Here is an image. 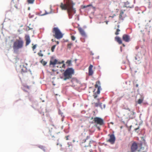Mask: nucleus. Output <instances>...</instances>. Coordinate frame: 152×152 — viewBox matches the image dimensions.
<instances>
[{
    "instance_id": "nucleus-1",
    "label": "nucleus",
    "mask_w": 152,
    "mask_h": 152,
    "mask_svg": "<svg viewBox=\"0 0 152 152\" xmlns=\"http://www.w3.org/2000/svg\"><path fill=\"white\" fill-rule=\"evenodd\" d=\"M64 3H61L60 7L62 10H67L69 18H72L73 14L76 13L75 9L74 8L75 4L73 0H63Z\"/></svg>"
},
{
    "instance_id": "nucleus-2",
    "label": "nucleus",
    "mask_w": 152,
    "mask_h": 152,
    "mask_svg": "<svg viewBox=\"0 0 152 152\" xmlns=\"http://www.w3.org/2000/svg\"><path fill=\"white\" fill-rule=\"evenodd\" d=\"M24 42L23 39L20 37L16 39L14 42L13 48L14 51H17L22 48L23 46Z\"/></svg>"
},
{
    "instance_id": "nucleus-3",
    "label": "nucleus",
    "mask_w": 152,
    "mask_h": 152,
    "mask_svg": "<svg viewBox=\"0 0 152 152\" xmlns=\"http://www.w3.org/2000/svg\"><path fill=\"white\" fill-rule=\"evenodd\" d=\"M74 73V70L73 68H68L63 73L64 80H66L71 79Z\"/></svg>"
},
{
    "instance_id": "nucleus-4",
    "label": "nucleus",
    "mask_w": 152,
    "mask_h": 152,
    "mask_svg": "<svg viewBox=\"0 0 152 152\" xmlns=\"http://www.w3.org/2000/svg\"><path fill=\"white\" fill-rule=\"evenodd\" d=\"M52 32L53 34V36L57 39L63 37V34L57 27H54L53 29Z\"/></svg>"
},
{
    "instance_id": "nucleus-5",
    "label": "nucleus",
    "mask_w": 152,
    "mask_h": 152,
    "mask_svg": "<svg viewBox=\"0 0 152 152\" xmlns=\"http://www.w3.org/2000/svg\"><path fill=\"white\" fill-rule=\"evenodd\" d=\"M93 121L94 123L100 125H102L104 124L103 119L100 118L98 117H95L94 118Z\"/></svg>"
},
{
    "instance_id": "nucleus-6",
    "label": "nucleus",
    "mask_w": 152,
    "mask_h": 152,
    "mask_svg": "<svg viewBox=\"0 0 152 152\" xmlns=\"http://www.w3.org/2000/svg\"><path fill=\"white\" fill-rule=\"evenodd\" d=\"M108 136L109 137V138L107 140V142H109L112 144H114L115 140V137L114 135L113 134H109Z\"/></svg>"
},
{
    "instance_id": "nucleus-7",
    "label": "nucleus",
    "mask_w": 152,
    "mask_h": 152,
    "mask_svg": "<svg viewBox=\"0 0 152 152\" xmlns=\"http://www.w3.org/2000/svg\"><path fill=\"white\" fill-rule=\"evenodd\" d=\"M100 84L99 81H97L95 85V87L96 88H97L96 93L97 94H99L100 93V90L101 89V87L100 86Z\"/></svg>"
},
{
    "instance_id": "nucleus-8",
    "label": "nucleus",
    "mask_w": 152,
    "mask_h": 152,
    "mask_svg": "<svg viewBox=\"0 0 152 152\" xmlns=\"http://www.w3.org/2000/svg\"><path fill=\"white\" fill-rule=\"evenodd\" d=\"M138 148V144L135 142L133 143L131 146V150L132 152H135Z\"/></svg>"
},
{
    "instance_id": "nucleus-9",
    "label": "nucleus",
    "mask_w": 152,
    "mask_h": 152,
    "mask_svg": "<svg viewBox=\"0 0 152 152\" xmlns=\"http://www.w3.org/2000/svg\"><path fill=\"white\" fill-rule=\"evenodd\" d=\"M122 39L126 42H129L130 41V38L129 35L124 34L123 36Z\"/></svg>"
},
{
    "instance_id": "nucleus-10",
    "label": "nucleus",
    "mask_w": 152,
    "mask_h": 152,
    "mask_svg": "<svg viewBox=\"0 0 152 152\" xmlns=\"http://www.w3.org/2000/svg\"><path fill=\"white\" fill-rule=\"evenodd\" d=\"M25 40L26 41V46H27L31 42V40L29 35H26L25 36Z\"/></svg>"
},
{
    "instance_id": "nucleus-11",
    "label": "nucleus",
    "mask_w": 152,
    "mask_h": 152,
    "mask_svg": "<svg viewBox=\"0 0 152 152\" xmlns=\"http://www.w3.org/2000/svg\"><path fill=\"white\" fill-rule=\"evenodd\" d=\"M64 61H62L61 62H58L57 60L55 59L53 61H51L50 62V64L54 65V66H55L56 65H58V64H63L64 63Z\"/></svg>"
},
{
    "instance_id": "nucleus-12",
    "label": "nucleus",
    "mask_w": 152,
    "mask_h": 152,
    "mask_svg": "<svg viewBox=\"0 0 152 152\" xmlns=\"http://www.w3.org/2000/svg\"><path fill=\"white\" fill-rule=\"evenodd\" d=\"M142 58L141 55L140 53H138L135 57L136 62H139Z\"/></svg>"
},
{
    "instance_id": "nucleus-13",
    "label": "nucleus",
    "mask_w": 152,
    "mask_h": 152,
    "mask_svg": "<svg viewBox=\"0 0 152 152\" xmlns=\"http://www.w3.org/2000/svg\"><path fill=\"white\" fill-rule=\"evenodd\" d=\"M93 66L91 64L88 68V75L91 76L93 74V71L92 70V68Z\"/></svg>"
},
{
    "instance_id": "nucleus-14",
    "label": "nucleus",
    "mask_w": 152,
    "mask_h": 152,
    "mask_svg": "<svg viewBox=\"0 0 152 152\" xmlns=\"http://www.w3.org/2000/svg\"><path fill=\"white\" fill-rule=\"evenodd\" d=\"M124 13V12L122 10H121L119 16V19L118 22V23H120L124 20V18L123 17V15Z\"/></svg>"
},
{
    "instance_id": "nucleus-15",
    "label": "nucleus",
    "mask_w": 152,
    "mask_h": 152,
    "mask_svg": "<svg viewBox=\"0 0 152 152\" xmlns=\"http://www.w3.org/2000/svg\"><path fill=\"white\" fill-rule=\"evenodd\" d=\"M78 30L81 34L84 37H86V35L84 30L81 28H79Z\"/></svg>"
},
{
    "instance_id": "nucleus-16",
    "label": "nucleus",
    "mask_w": 152,
    "mask_h": 152,
    "mask_svg": "<svg viewBox=\"0 0 152 152\" xmlns=\"http://www.w3.org/2000/svg\"><path fill=\"white\" fill-rule=\"evenodd\" d=\"M115 40L119 44H122V41L121 38L117 36L115 38Z\"/></svg>"
},
{
    "instance_id": "nucleus-17",
    "label": "nucleus",
    "mask_w": 152,
    "mask_h": 152,
    "mask_svg": "<svg viewBox=\"0 0 152 152\" xmlns=\"http://www.w3.org/2000/svg\"><path fill=\"white\" fill-rule=\"evenodd\" d=\"M87 139L86 138H83L82 136L80 137V142L81 143L83 144L86 142Z\"/></svg>"
},
{
    "instance_id": "nucleus-18",
    "label": "nucleus",
    "mask_w": 152,
    "mask_h": 152,
    "mask_svg": "<svg viewBox=\"0 0 152 152\" xmlns=\"http://www.w3.org/2000/svg\"><path fill=\"white\" fill-rule=\"evenodd\" d=\"M94 105L95 107H97L98 106H99L101 107L102 108H103L101 107V104H102V103H100L99 102V100L98 99V101L97 103H94Z\"/></svg>"
},
{
    "instance_id": "nucleus-19",
    "label": "nucleus",
    "mask_w": 152,
    "mask_h": 152,
    "mask_svg": "<svg viewBox=\"0 0 152 152\" xmlns=\"http://www.w3.org/2000/svg\"><path fill=\"white\" fill-rule=\"evenodd\" d=\"M125 6L126 7H129V8H132V6H131L129 2L127 1L125 3Z\"/></svg>"
},
{
    "instance_id": "nucleus-20",
    "label": "nucleus",
    "mask_w": 152,
    "mask_h": 152,
    "mask_svg": "<svg viewBox=\"0 0 152 152\" xmlns=\"http://www.w3.org/2000/svg\"><path fill=\"white\" fill-rule=\"evenodd\" d=\"M119 26H120L119 25H118L117 26V27L118 28L116 29V31L115 33V34L116 35H118L119 34V32L120 31V29H119Z\"/></svg>"
},
{
    "instance_id": "nucleus-21",
    "label": "nucleus",
    "mask_w": 152,
    "mask_h": 152,
    "mask_svg": "<svg viewBox=\"0 0 152 152\" xmlns=\"http://www.w3.org/2000/svg\"><path fill=\"white\" fill-rule=\"evenodd\" d=\"M42 51L41 50H40L38 53L37 54L39 56L42 57L43 56V54L42 53Z\"/></svg>"
},
{
    "instance_id": "nucleus-22",
    "label": "nucleus",
    "mask_w": 152,
    "mask_h": 152,
    "mask_svg": "<svg viewBox=\"0 0 152 152\" xmlns=\"http://www.w3.org/2000/svg\"><path fill=\"white\" fill-rule=\"evenodd\" d=\"M38 147L40 148L43 150L44 151H46L45 148L42 145H39Z\"/></svg>"
},
{
    "instance_id": "nucleus-23",
    "label": "nucleus",
    "mask_w": 152,
    "mask_h": 152,
    "mask_svg": "<svg viewBox=\"0 0 152 152\" xmlns=\"http://www.w3.org/2000/svg\"><path fill=\"white\" fill-rule=\"evenodd\" d=\"M27 72V69L25 67H23L22 69L21 72Z\"/></svg>"
},
{
    "instance_id": "nucleus-24",
    "label": "nucleus",
    "mask_w": 152,
    "mask_h": 152,
    "mask_svg": "<svg viewBox=\"0 0 152 152\" xmlns=\"http://www.w3.org/2000/svg\"><path fill=\"white\" fill-rule=\"evenodd\" d=\"M72 45V43L71 42L69 43L67 45V47L68 48L70 49L71 46Z\"/></svg>"
},
{
    "instance_id": "nucleus-25",
    "label": "nucleus",
    "mask_w": 152,
    "mask_h": 152,
    "mask_svg": "<svg viewBox=\"0 0 152 152\" xmlns=\"http://www.w3.org/2000/svg\"><path fill=\"white\" fill-rule=\"evenodd\" d=\"M143 101V98L141 99H139L137 101L138 103L139 104H141L142 102Z\"/></svg>"
},
{
    "instance_id": "nucleus-26",
    "label": "nucleus",
    "mask_w": 152,
    "mask_h": 152,
    "mask_svg": "<svg viewBox=\"0 0 152 152\" xmlns=\"http://www.w3.org/2000/svg\"><path fill=\"white\" fill-rule=\"evenodd\" d=\"M34 0H28L27 1L28 4H32L34 3Z\"/></svg>"
},
{
    "instance_id": "nucleus-27",
    "label": "nucleus",
    "mask_w": 152,
    "mask_h": 152,
    "mask_svg": "<svg viewBox=\"0 0 152 152\" xmlns=\"http://www.w3.org/2000/svg\"><path fill=\"white\" fill-rule=\"evenodd\" d=\"M40 62L44 66L46 65L47 64V62H46L45 61H44L43 59H42L41 61Z\"/></svg>"
},
{
    "instance_id": "nucleus-28",
    "label": "nucleus",
    "mask_w": 152,
    "mask_h": 152,
    "mask_svg": "<svg viewBox=\"0 0 152 152\" xmlns=\"http://www.w3.org/2000/svg\"><path fill=\"white\" fill-rule=\"evenodd\" d=\"M66 63L68 64V66H69L71 64V61L70 60H68Z\"/></svg>"
},
{
    "instance_id": "nucleus-29",
    "label": "nucleus",
    "mask_w": 152,
    "mask_h": 152,
    "mask_svg": "<svg viewBox=\"0 0 152 152\" xmlns=\"http://www.w3.org/2000/svg\"><path fill=\"white\" fill-rule=\"evenodd\" d=\"M56 45H54L51 47V50L52 52H53L54 51V50L56 47Z\"/></svg>"
},
{
    "instance_id": "nucleus-30",
    "label": "nucleus",
    "mask_w": 152,
    "mask_h": 152,
    "mask_svg": "<svg viewBox=\"0 0 152 152\" xmlns=\"http://www.w3.org/2000/svg\"><path fill=\"white\" fill-rule=\"evenodd\" d=\"M71 39L72 40L74 41L75 39V37L74 36L72 35L71 36Z\"/></svg>"
},
{
    "instance_id": "nucleus-31",
    "label": "nucleus",
    "mask_w": 152,
    "mask_h": 152,
    "mask_svg": "<svg viewBox=\"0 0 152 152\" xmlns=\"http://www.w3.org/2000/svg\"><path fill=\"white\" fill-rule=\"evenodd\" d=\"M36 47V45H33V47H32V48L33 50H34Z\"/></svg>"
},
{
    "instance_id": "nucleus-32",
    "label": "nucleus",
    "mask_w": 152,
    "mask_h": 152,
    "mask_svg": "<svg viewBox=\"0 0 152 152\" xmlns=\"http://www.w3.org/2000/svg\"><path fill=\"white\" fill-rule=\"evenodd\" d=\"M63 65H62V66H60V68H64L65 67V64H64V63H63Z\"/></svg>"
},
{
    "instance_id": "nucleus-33",
    "label": "nucleus",
    "mask_w": 152,
    "mask_h": 152,
    "mask_svg": "<svg viewBox=\"0 0 152 152\" xmlns=\"http://www.w3.org/2000/svg\"><path fill=\"white\" fill-rule=\"evenodd\" d=\"M93 96L94 98H96L97 97V95H96V93H95L93 95Z\"/></svg>"
},
{
    "instance_id": "nucleus-34",
    "label": "nucleus",
    "mask_w": 152,
    "mask_h": 152,
    "mask_svg": "<svg viewBox=\"0 0 152 152\" xmlns=\"http://www.w3.org/2000/svg\"><path fill=\"white\" fill-rule=\"evenodd\" d=\"M12 1L14 3L15 2L16 3V2H18L19 1V0H12Z\"/></svg>"
},
{
    "instance_id": "nucleus-35",
    "label": "nucleus",
    "mask_w": 152,
    "mask_h": 152,
    "mask_svg": "<svg viewBox=\"0 0 152 152\" xmlns=\"http://www.w3.org/2000/svg\"><path fill=\"white\" fill-rule=\"evenodd\" d=\"M139 128H140V127L139 126V127H138V128L135 129L134 130L135 131H136L137 130H138L139 129Z\"/></svg>"
},
{
    "instance_id": "nucleus-36",
    "label": "nucleus",
    "mask_w": 152,
    "mask_h": 152,
    "mask_svg": "<svg viewBox=\"0 0 152 152\" xmlns=\"http://www.w3.org/2000/svg\"><path fill=\"white\" fill-rule=\"evenodd\" d=\"M59 64H58V65H56V66H56L58 67H60V66H60Z\"/></svg>"
},
{
    "instance_id": "nucleus-37",
    "label": "nucleus",
    "mask_w": 152,
    "mask_h": 152,
    "mask_svg": "<svg viewBox=\"0 0 152 152\" xmlns=\"http://www.w3.org/2000/svg\"><path fill=\"white\" fill-rule=\"evenodd\" d=\"M89 143H88V144H85V145H84V146L85 147H86V146H89Z\"/></svg>"
},
{
    "instance_id": "nucleus-38",
    "label": "nucleus",
    "mask_w": 152,
    "mask_h": 152,
    "mask_svg": "<svg viewBox=\"0 0 152 152\" xmlns=\"http://www.w3.org/2000/svg\"><path fill=\"white\" fill-rule=\"evenodd\" d=\"M66 140H68V136H66Z\"/></svg>"
},
{
    "instance_id": "nucleus-39",
    "label": "nucleus",
    "mask_w": 152,
    "mask_h": 152,
    "mask_svg": "<svg viewBox=\"0 0 152 152\" xmlns=\"http://www.w3.org/2000/svg\"><path fill=\"white\" fill-rule=\"evenodd\" d=\"M115 16V15H114L113 16H110V17H111L112 18H113L114 17V16Z\"/></svg>"
},
{
    "instance_id": "nucleus-40",
    "label": "nucleus",
    "mask_w": 152,
    "mask_h": 152,
    "mask_svg": "<svg viewBox=\"0 0 152 152\" xmlns=\"http://www.w3.org/2000/svg\"><path fill=\"white\" fill-rule=\"evenodd\" d=\"M56 42L57 44H58L59 43V42L58 41H56Z\"/></svg>"
},
{
    "instance_id": "nucleus-41",
    "label": "nucleus",
    "mask_w": 152,
    "mask_h": 152,
    "mask_svg": "<svg viewBox=\"0 0 152 152\" xmlns=\"http://www.w3.org/2000/svg\"><path fill=\"white\" fill-rule=\"evenodd\" d=\"M105 22H106V24H108V21H105Z\"/></svg>"
},
{
    "instance_id": "nucleus-42",
    "label": "nucleus",
    "mask_w": 152,
    "mask_h": 152,
    "mask_svg": "<svg viewBox=\"0 0 152 152\" xmlns=\"http://www.w3.org/2000/svg\"><path fill=\"white\" fill-rule=\"evenodd\" d=\"M103 106H104L103 108H105V104H104Z\"/></svg>"
},
{
    "instance_id": "nucleus-43",
    "label": "nucleus",
    "mask_w": 152,
    "mask_h": 152,
    "mask_svg": "<svg viewBox=\"0 0 152 152\" xmlns=\"http://www.w3.org/2000/svg\"><path fill=\"white\" fill-rule=\"evenodd\" d=\"M122 45H123V47H125V45L124 44H122Z\"/></svg>"
},
{
    "instance_id": "nucleus-44",
    "label": "nucleus",
    "mask_w": 152,
    "mask_h": 152,
    "mask_svg": "<svg viewBox=\"0 0 152 152\" xmlns=\"http://www.w3.org/2000/svg\"><path fill=\"white\" fill-rule=\"evenodd\" d=\"M51 41H52V42H54V39H52Z\"/></svg>"
},
{
    "instance_id": "nucleus-45",
    "label": "nucleus",
    "mask_w": 152,
    "mask_h": 152,
    "mask_svg": "<svg viewBox=\"0 0 152 152\" xmlns=\"http://www.w3.org/2000/svg\"><path fill=\"white\" fill-rule=\"evenodd\" d=\"M88 6H88H88H85L84 7V8H85L86 7H88Z\"/></svg>"
},
{
    "instance_id": "nucleus-46",
    "label": "nucleus",
    "mask_w": 152,
    "mask_h": 152,
    "mask_svg": "<svg viewBox=\"0 0 152 152\" xmlns=\"http://www.w3.org/2000/svg\"><path fill=\"white\" fill-rule=\"evenodd\" d=\"M128 152H132V150H131V151H128Z\"/></svg>"
},
{
    "instance_id": "nucleus-47",
    "label": "nucleus",
    "mask_w": 152,
    "mask_h": 152,
    "mask_svg": "<svg viewBox=\"0 0 152 152\" xmlns=\"http://www.w3.org/2000/svg\"><path fill=\"white\" fill-rule=\"evenodd\" d=\"M27 87L28 88H29V87L28 86H27Z\"/></svg>"
},
{
    "instance_id": "nucleus-48",
    "label": "nucleus",
    "mask_w": 152,
    "mask_h": 152,
    "mask_svg": "<svg viewBox=\"0 0 152 152\" xmlns=\"http://www.w3.org/2000/svg\"><path fill=\"white\" fill-rule=\"evenodd\" d=\"M15 7L16 8H17V7L16 6V5H15Z\"/></svg>"
}]
</instances>
